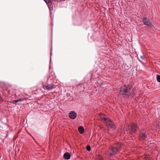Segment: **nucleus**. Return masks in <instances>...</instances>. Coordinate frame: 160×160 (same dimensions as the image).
<instances>
[{"label":"nucleus","mask_w":160,"mask_h":160,"mask_svg":"<svg viewBox=\"0 0 160 160\" xmlns=\"http://www.w3.org/2000/svg\"><path fill=\"white\" fill-rule=\"evenodd\" d=\"M139 61L142 63H143V62H142L139 59H138Z\"/></svg>","instance_id":"obj_17"},{"label":"nucleus","mask_w":160,"mask_h":160,"mask_svg":"<svg viewBox=\"0 0 160 160\" xmlns=\"http://www.w3.org/2000/svg\"><path fill=\"white\" fill-rule=\"evenodd\" d=\"M52 41H51V43H52Z\"/></svg>","instance_id":"obj_22"},{"label":"nucleus","mask_w":160,"mask_h":160,"mask_svg":"<svg viewBox=\"0 0 160 160\" xmlns=\"http://www.w3.org/2000/svg\"><path fill=\"white\" fill-rule=\"evenodd\" d=\"M51 56L52 54V45H51Z\"/></svg>","instance_id":"obj_15"},{"label":"nucleus","mask_w":160,"mask_h":160,"mask_svg":"<svg viewBox=\"0 0 160 160\" xmlns=\"http://www.w3.org/2000/svg\"><path fill=\"white\" fill-rule=\"evenodd\" d=\"M101 119L108 128H110L113 130L116 129L115 124L109 118L101 117Z\"/></svg>","instance_id":"obj_3"},{"label":"nucleus","mask_w":160,"mask_h":160,"mask_svg":"<svg viewBox=\"0 0 160 160\" xmlns=\"http://www.w3.org/2000/svg\"><path fill=\"white\" fill-rule=\"evenodd\" d=\"M22 101V99H18L13 100V103L15 104H19Z\"/></svg>","instance_id":"obj_10"},{"label":"nucleus","mask_w":160,"mask_h":160,"mask_svg":"<svg viewBox=\"0 0 160 160\" xmlns=\"http://www.w3.org/2000/svg\"><path fill=\"white\" fill-rule=\"evenodd\" d=\"M139 137L140 139L142 140L145 139V138H147V135L146 134V131L145 129H143L140 131Z\"/></svg>","instance_id":"obj_6"},{"label":"nucleus","mask_w":160,"mask_h":160,"mask_svg":"<svg viewBox=\"0 0 160 160\" xmlns=\"http://www.w3.org/2000/svg\"><path fill=\"white\" fill-rule=\"evenodd\" d=\"M142 21L144 24L148 28H151L153 26L150 20L147 18L143 17Z\"/></svg>","instance_id":"obj_5"},{"label":"nucleus","mask_w":160,"mask_h":160,"mask_svg":"<svg viewBox=\"0 0 160 160\" xmlns=\"http://www.w3.org/2000/svg\"><path fill=\"white\" fill-rule=\"evenodd\" d=\"M86 149L88 151H90L91 150V148L90 146L89 145L87 146L86 147Z\"/></svg>","instance_id":"obj_13"},{"label":"nucleus","mask_w":160,"mask_h":160,"mask_svg":"<svg viewBox=\"0 0 160 160\" xmlns=\"http://www.w3.org/2000/svg\"><path fill=\"white\" fill-rule=\"evenodd\" d=\"M8 136V135H6V138Z\"/></svg>","instance_id":"obj_20"},{"label":"nucleus","mask_w":160,"mask_h":160,"mask_svg":"<svg viewBox=\"0 0 160 160\" xmlns=\"http://www.w3.org/2000/svg\"><path fill=\"white\" fill-rule=\"evenodd\" d=\"M48 7H49V10H50V11L51 12V8H50L48 6Z\"/></svg>","instance_id":"obj_18"},{"label":"nucleus","mask_w":160,"mask_h":160,"mask_svg":"<svg viewBox=\"0 0 160 160\" xmlns=\"http://www.w3.org/2000/svg\"><path fill=\"white\" fill-rule=\"evenodd\" d=\"M51 57L50 58V60H51Z\"/></svg>","instance_id":"obj_21"},{"label":"nucleus","mask_w":160,"mask_h":160,"mask_svg":"<svg viewBox=\"0 0 160 160\" xmlns=\"http://www.w3.org/2000/svg\"><path fill=\"white\" fill-rule=\"evenodd\" d=\"M157 79L158 82H160V75H157Z\"/></svg>","instance_id":"obj_12"},{"label":"nucleus","mask_w":160,"mask_h":160,"mask_svg":"<svg viewBox=\"0 0 160 160\" xmlns=\"http://www.w3.org/2000/svg\"><path fill=\"white\" fill-rule=\"evenodd\" d=\"M76 117V113L74 111H71L69 113V118L72 119H74Z\"/></svg>","instance_id":"obj_8"},{"label":"nucleus","mask_w":160,"mask_h":160,"mask_svg":"<svg viewBox=\"0 0 160 160\" xmlns=\"http://www.w3.org/2000/svg\"><path fill=\"white\" fill-rule=\"evenodd\" d=\"M43 86L46 89V90L48 91L51 90L53 88H55L54 84L52 83L50 84H45L44 85L43 84Z\"/></svg>","instance_id":"obj_7"},{"label":"nucleus","mask_w":160,"mask_h":160,"mask_svg":"<svg viewBox=\"0 0 160 160\" xmlns=\"http://www.w3.org/2000/svg\"><path fill=\"white\" fill-rule=\"evenodd\" d=\"M100 160H103V159L102 158H101Z\"/></svg>","instance_id":"obj_19"},{"label":"nucleus","mask_w":160,"mask_h":160,"mask_svg":"<svg viewBox=\"0 0 160 160\" xmlns=\"http://www.w3.org/2000/svg\"><path fill=\"white\" fill-rule=\"evenodd\" d=\"M78 130L79 132L81 134H82L84 132V129L82 126H80L78 128Z\"/></svg>","instance_id":"obj_11"},{"label":"nucleus","mask_w":160,"mask_h":160,"mask_svg":"<svg viewBox=\"0 0 160 160\" xmlns=\"http://www.w3.org/2000/svg\"><path fill=\"white\" fill-rule=\"evenodd\" d=\"M122 144L119 142L114 144L111 148L109 153L110 156H113L117 154L121 149Z\"/></svg>","instance_id":"obj_2"},{"label":"nucleus","mask_w":160,"mask_h":160,"mask_svg":"<svg viewBox=\"0 0 160 160\" xmlns=\"http://www.w3.org/2000/svg\"><path fill=\"white\" fill-rule=\"evenodd\" d=\"M119 93L122 97L127 98L129 96H132L133 92L130 86L124 85L120 88Z\"/></svg>","instance_id":"obj_1"},{"label":"nucleus","mask_w":160,"mask_h":160,"mask_svg":"<svg viewBox=\"0 0 160 160\" xmlns=\"http://www.w3.org/2000/svg\"><path fill=\"white\" fill-rule=\"evenodd\" d=\"M65 158L68 160L70 158V153L68 152H65L63 155Z\"/></svg>","instance_id":"obj_9"},{"label":"nucleus","mask_w":160,"mask_h":160,"mask_svg":"<svg viewBox=\"0 0 160 160\" xmlns=\"http://www.w3.org/2000/svg\"><path fill=\"white\" fill-rule=\"evenodd\" d=\"M140 58H141L142 59H143V60L144 59V57H143V56H140Z\"/></svg>","instance_id":"obj_16"},{"label":"nucleus","mask_w":160,"mask_h":160,"mask_svg":"<svg viewBox=\"0 0 160 160\" xmlns=\"http://www.w3.org/2000/svg\"><path fill=\"white\" fill-rule=\"evenodd\" d=\"M137 125L133 123H131L128 125V130H127L131 134L136 133L138 130Z\"/></svg>","instance_id":"obj_4"},{"label":"nucleus","mask_w":160,"mask_h":160,"mask_svg":"<svg viewBox=\"0 0 160 160\" xmlns=\"http://www.w3.org/2000/svg\"><path fill=\"white\" fill-rule=\"evenodd\" d=\"M46 3H49L50 2V0H43Z\"/></svg>","instance_id":"obj_14"}]
</instances>
